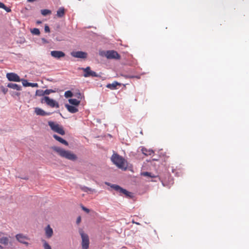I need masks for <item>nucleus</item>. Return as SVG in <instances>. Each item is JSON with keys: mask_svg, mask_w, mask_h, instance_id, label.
Listing matches in <instances>:
<instances>
[{"mask_svg": "<svg viewBox=\"0 0 249 249\" xmlns=\"http://www.w3.org/2000/svg\"><path fill=\"white\" fill-rule=\"evenodd\" d=\"M53 137L56 140H57V141H58L59 142H60V143L66 145V146H68L69 143L68 142L65 140H64L63 139H62V138H61L60 137L57 136V135L56 134H54L53 135Z\"/></svg>", "mask_w": 249, "mask_h": 249, "instance_id": "obj_18", "label": "nucleus"}, {"mask_svg": "<svg viewBox=\"0 0 249 249\" xmlns=\"http://www.w3.org/2000/svg\"><path fill=\"white\" fill-rule=\"evenodd\" d=\"M45 95L44 90L42 89H37L36 92V96H43Z\"/></svg>", "mask_w": 249, "mask_h": 249, "instance_id": "obj_24", "label": "nucleus"}, {"mask_svg": "<svg viewBox=\"0 0 249 249\" xmlns=\"http://www.w3.org/2000/svg\"><path fill=\"white\" fill-rule=\"evenodd\" d=\"M112 161L119 168L124 170L127 168V161L117 154H113L111 157Z\"/></svg>", "mask_w": 249, "mask_h": 249, "instance_id": "obj_2", "label": "nucleus"}, {"mask_svg": "<svg viewBox=\"0 0 249 249\" xmlns=\"http://www.w3.org/2000/svg\"><path fill=\"white\" fill-rule=\"evenodd\" d=\"M0 244L4 247L8 246L10 243V236L4 232L0 231Z\"/></svg>", "mask_w": 249, "mask_h": 249, "instance_id": "obj_5", "label": "nucleus"}, {"mask_svg": "<svg viewBox=\"0 0 249 249\" xmlns=\"http://www.w3.org/2000/svg\"><path fill=\"white\" fill-rule=\"evenodd\" d=\"M82 238L81 246L82 249H88L89 245V240L87 234L84 233L82 230L79 231Z\"/></svg>", "mask_w": 249, "mask_h": 249, "instance_id": "obj_4", "label": "nucleus"}, {"mask_svg": "<svg viewBox=\"0 0 249 249\" xmlns=\"http://www.w3.org/2000/svg\"><path fill=\"white\" fill-rule=\"evenodd\" d=\"M29 87H38V85L36 83H30V84H28Z\"/></svg>", "mask_w": 249, "mask_h": 249, "instance_id": "obj_32", "label": "nucleus"}, {"mask_svg": "<svg viewBox=\"0 0 249 249\" xmlns=\"http://www.w3.org/2000/svg\"><path fill=\"white\" fill-rule=\"evenodd\" d=\"M41 103H46L48 106L54 107H56V108L59 107V105L58 103H57L53 99H50L48 96H44L41 99Z\"/></svg>", "mask_w": 249, "mask_h": 249, "instance_id": "obj_6", "label": "nucleus"}, {"mask_svg": "<svg viewBox=\"0 0 249 249\" xmlns=\"http://www.w3.org/2000/svg\"><path fill=\"white\" fill-rule=\"evenodd\" d=\"M81 190L82 191H83L84 192H96V191L95 190V189H92L90 188H89V187H81Z\"/></svg>", "mask_w": 249, "mask_h": 249, "instance_id": "obj_23", "label": "nucleus"}, {"mask_svg": "<svg viewBox=\"0 0 249 249\" xmlns=\"http://www.w3.org/2000/svg\"><path fill=\"white\" fill-rule=\"evenodd\" d=\"M69 102L72 105L78 106L80 104V101L76 99H69Z\"/></svg>", "mask_w": 249, "mask_h": 249, "instance_id": "obj_22", "label": "nucleus"}, {"mask_svg": "<svg viewBox=\"0 0 249 249\" xmlns=\"http://www.w3.org/2000/svg\"><path fill=\"white\" fill-rule=\"evenodd\" d=\"M54 92H55V90H53L51 89H46L45 90H44L45 95H49L50 93H53Z\"/></svg>", "mask_w": 249, "mask_h": 249, "instance_id": "obj_31", "label": "nucleus"}, {"mask_svg": "<svg viewBox=\"0 0 249 249\" xmlns=\"http://www.w3.org/2000/svg\"><path fill=\"white\" fill-rule=\"evenodd\" d=\"M121 84L117 81H114L111 84H108L107 85V87L111 90L116 89H117V86H120Z\"/></svg>", "mask_w": 249, "mask_h": 249, "instance_id": "obj_17", "label": "nucleus"}, {"mask_svg": "<svg viewBox=\"0 0 249 249\" xmlns=\"http://www.w3.org/2000/svg\"><path fill=\"white\" fill-rule=\"evenodd\" d=\"M0 8L3 9L6 8V6L3 3L0 2Z\"/></svg>", "mask_w": 249, "mask_h": 249, "instance_id": "obj_36", "label": "nucleus"}, {"mask_svg": "<svg viewBox=\"0 0 249 249\" xmlns=\"http://www.w3.org/2000/svg\"><path fill=\"white\" fill-rule=\"evenodd\" d=\"M45 235L48 238H50L53 236V230L49 225L45 228Z\"/></svg>", "mask_w": 249, "mask_h": 249, "instance_id": "obj_14", "label": "nucleus"}, {"mask_svg": "<svg viewBox=\"0 0 249 249\" xmlns=\"http://www.w3.org/2000/svg\"><path fill=\"white\" fill-rule=\"evenodd\" d=\"M73 94L72 92L70 90L66 91L64 93V96L66 98H69L72 97Z\"/></svg>", "mask_w": 249, "mask_h": 249, "instance_id": "obj_28", "label": "nucleus"}, {"mask_svg": "<svg viewBox=\"0 0 249 249\" xmlns=\"http://www.w3.org/2000/svg\"><path fill=\"white\" fill-rule=\"evenodd\" d=\"M3 9H4L7 12H10L11 11V10L10 8L7 7L6 6V8H3Z\"/></svg>", "mask_w": 249, "mask_h": 249, "instance_id": "obj_37", "label": "nucleus"}, {"mask_svg": "<svg viewBox=\"0 0 249 249\" xmlns=\"http://www.w3.org/2000/svg\"><path fill=\"white\" fill-rule=\"evenodd\" d=\"M65 107L70 113H75L78 111V109L76 107V106H73L68 104H66Z\"/></svg>", "mask_w": 249, "mask_h": 249, "instance_id": "obj_15", "label": "nucleus"}, {"mask_svg": "<svg viewBox=\"0 0 249 249\" xmlns=\"http://www.w3.org/2000/svg\"><path fill=\"white\" fill-rule=\"evenodd\" d=\"M82 210L83 211H84L85 212H86L87 213H89V210L86 207H85L84 206H82L81 207Z\"/></svg>", "mask_w": 249, "mask_h": 249, "instance_id": "obj_34", "label": "nucleus"}, {"mask_svg": "<svg viewBox=\"0 0 249 249\" xmlns=\"http://www.w3.org/2000/svg\"><path fill=\"white\" fill-rule=\"evenodd\" d=\"M44 30H45V32H46V33L50 32V28H49V27L47 25H46L45 26Z\"/></svg>", "mask_w": 249, "mask_h": 249, "instance_id": "obj_33", "label": "nucleus"}, {"mask_svg": "<svg viewBox=\"0 0 249 249\" xmlns=\"http://www.w3.org/2000/svg\"><path fill=\"white\" fill-rule=\"evenodd\" d=\"M48 124L51 127V129L54 132H56L61 135H64L65 134V131L62 126L58 124L55 123L53 122H48Z\"/></svg>", "mask_w": 249, "mask_h": 249, "instance_id": "obj_3", "label": "nucleus"}, {"mask_svg": "<svg viewBox=\"0 0 249 249\" xmlns=\"http://www.w3.org/2000/svg\"><path fill=\"white\" fill-rule=\"evenodd\" d=\"M31 33L35 35H39L40 34L39 30L37 28H34L31 30Z\"/></svg>", "mask_w": 249, "mask_h": 249, "instance_id": "obj_27", "label": "nucleus"}, {"mask_svg": "<svg viewBox=\"0 0 249 249\" xmlns=\"http://www.w3.org/2000/svg\"><path fill=\"white\" fill-rule=\"evenodd\" d=\"M71 55L76 58H86L87 57V53L82 51H77L71 53Z\"/></svg>", "mask_w": 249, "mask_h": 249, "instance_id": "obj_12", "label": "nucleus"}, {"mask_svg": "<svg viewBox=\"0 0 249 249\" xmlns=\"http://www.w3.org/2000/svg\"><path fill=\"white\" fill-rule=\"evenodd\" d=\"M65 14V10L64 8L61 7L57 11L56 16L58 18L63 17Z\"/></svg>", "mask_w": 249, "mask_h": 249, "instance_id": "obj_21", "label": "nucleus"}, {"mask_svg": "<svg viewBox=\"0 0 249 249\" xmlns=\"http://www.w3.org/2000/svg\"><path fill=\"white\" fill-rule=\"evenodd\" d=\"M51 149L56 152L61 157L72 161L76 160L77 159L76 155L70 151L66 150L63 148L55 146H52Z\"/></svg>", "mask_w": 249, "mask_h": 249, "instance_id": "obj_1", "label": "nucleus"}, {"mask_svg": "<svg viewBox=\"0 0 249 249\" xmlns=\"http://www.w3.org/2000/svg\"><path fill=\"white\" fill-rule=\"evenodd\" d=\"M35 112L36 115L40 116H46L50 115V113L46 112L41 108L36 107L35 110Z\"/></svg>", "mask_w": 249, "mask_h": 249, "instance_id": "obj_16", "label": "nucleus"}, {"mask_svg": "<svg viewBox=\"0 0 249 249\" xmlns=\"http://www.w3.org/2000/svg\"><path fill=\"white\" fill-rule=\"evenodd\" d=\"M41 13L43 16H47L51 14V11L48 9H43L41 10Z\"/></svg>", "mask_w": 249, "mask_h": 249, "instance_id": "obj_25", "label": "nucleus"}, {"mask_svg": "<svg viewBox=\"0 0 249 249\" xmlns=\"http://www.w3.org/2000/svg\"><path fill=\"white\" fill-rule=\"evenodd\" d=\"M81 70H82L84 72L83 76L85 77L90 76L97 77L99 76V75L96 73V72L90 70V68L89 67H87L86 68H81Z\"/></svg>", "mask_w": 249, "mask_h": 249, "instance_id": "obj_9", "label": "nucleus"}, {"mask_svg": "<svg viewBox=\"0 0 249 249\" xmlns=\"http://www.w3.org/2000/svg\"><path fill=\"white\" fill-rule=\"evenodd\" d=\"M16 239L19 243L23 244L26 246H28L29 244L28 241L30 240V238L28 236L23 233H18L15 236Z\"/></svg>", "mask_w": 249, "mask_h": 249, "instance_id": "obj_7", "label": "nucleus"}, {"mask_svg": "<svg viewBox=\"0 0 249 249\" xmlns=\"http://www.w3.org/2000/svg\"><path fill=\"white\" fill-rule=\"evenodd\" d=\"M51 54L53 57L58 59L64 57L65 55L64 53L59 51H53L51 52Z\"/></svg>", "mask_w": 249, "mask_h": 249, "instance_id": "obj_13", "label": "nucleus"}, {"mask_svg": "<svg viewBox=\"0 0 249 249\" xmlns=\"http://www.w3.org/2000/svg\"><path fill=\"white\" fill-rule=\"evenodd\" d=\"M6 77L10 81L20 82L21 81L19 76L15 73H8L6 74Z\"/></svg>", "mask_w": 249, "mask_h": 249, "instance_id": "obj_11", "label": "nucleus"}, {"mask_svg": "<svg viewBox=\"0 0 249 249\" xmlns=\"http://www.w3.org/2000/svg\"><path fill=\"white\" fill-rule=\"evenodd\" d=\"M42 40L43 41V42L44 43H48V41H47L45 39H44V38H42Z\"/></svg>", "mask_w": 249, "mask_h": 249, "instance_id": "obj_38", "label": "nucleus"}, {"mask_svg": "<svg viewBox=\"0 0 249 249\" xmlns=\"http://www.w3.org/2000/svg\"><path fill=\"white\" fill-rule=\"evenodd\" d=\"M36 23L37 24H41L42 23V22L41 21H40V20H37Z\"/></svg>", "mask_w": 249, "mask_h": 249, "instance_id": "obj_39", "label": "nucleus"}, {"mask_svg": "<svg viewBox=\"0 0 249 249\" xmlns=\"http://www.w3.org/2000/svg\"><path fill=\"white\" fill-rule=\"evenodd\" d=\"M142 151L143 154L146 156H151L154 153L153 150L147 149L145 148H142Z\"/></svg>", "mask_w": 249, "mask_h": 249, "instance_id": "obj_20", "label": "nucleus"}, {"mask_svg": "<svg viewBox=\"0 0 249 249\" xmlns=\"http://www.w3.org/2000/svg\"><path fill=\"white\" fill-rule=\"evenodd\" d=\"M106 56L108 59H120V55L115 51H107L106 53Z\"/></svg>", "mask_w": 249, "mask_h": 249, "instance_id": "obj_10", "label": "nucleus"}, {"mask_svg": "<svg viewBox=\"0 0 249 249\" xmlns=\"http://www.w3.org/2000/svg\"><path fill=\"white\" fill-rule=\"evenodd\" d=\"M36 0H27V1L28 2H34Z\"/></svg>", "mask_w": 249, "mask_h": 249, "instance_id": "obj_42", "label": "nucleus"}, {"mask_svg": "<svg viewBox=\"0 0 249 249\" xmlns=\"http://www.w3.org/2000/svg\"><path fill=\"white\" fill-rule=\"evenodd\" d=\"M105 184L108 186H111V185L110 184V183H108V182H105Z\"/></svg>", "mask_w": 249, "mask_h": 249, "instance_id": "obj_40", "label": "nucleus"}, {"mask_svg": "<svg viewBox=\"0 0 249 249\" xmlns=\"http://www.w3.org/2000/svg\"><path fill=\"white\" fill-rule=\"evenodd\" d=\"M0 249H4V247L0 244Z\"/></svg>", "mask_w": 249, "mask_h": 249, "instance_id": "obj_41", "label": "nucleus"}, {"mask_svg": "<svg viewBox=\"0 0 249 249\" xmlns=\"http://www.w3.org/2000/svg\"><path fill=\"white\" fill-rule=\"evenodd\" d=\"M81 217L80 216L78 217V218H77V220H76V223L77 224H79L81 222Z\"/></svg>", "mask_w": 249, "mask_h": 249, "instance_id": "obj_35", "label": "nucleus"}, {"mask_svg": "<svg viewBox=\"0 0 249 249\" xmlns=\"http://www.w3.org/2000/svg\"><path fill=\"white\" fill-rule=\"evenodd\" d=\"M137 225H139L140 224L139 223H136Z\"/></svg>", "mask_w": 249, "mask_h": 249, "instance_id": "obj_43", "label": "nucleus"}, {"mask_svg": "<svg viewBox=\"0 0 249 249\" xmlns=\"http://www.w3.org/2000/svg\"><path fill=\"white\" fill-rule=\"evenodd\" d=\"M43 243V247L44 249H52L50 245L45 240H42Z\"/></svg>", "mask_w": 249, "mask_h": 249, "instance_id": "obj_26", "label": "nucleus"}, {"mask_svg": "<svg viewBox=\"0 0 249 249\" xmlns=\"http://www.w3.org/2000/svg\"><path fill=\"white\" fill-rule=\"evenodd\" d=\"M141 175L143 176H145V177H151V178H155V176H152L151 175V174L149 172H143L141 174Z\"/></svg>", "mask_w": 249, "mask_h": 249, "instance_id": "obj_29", "label": "nucleus"}, {"mask_svg": "<svg viewBox=\"0 0 249 249\" xmlns=\"http://www.w3.org/2000/svg\"><path fill=\"white\" fill-rule=\"evenodd\" d=\"M7 87L17 90H20L21 89V87L20 85L12 83L8 84Z\"/></svg>", "mask_w": 249, "mask_h": 249, "instance_id": "obj_19", "label": "nucleus"}, {"mask_svg": "<svg viewBox=\"0 0 249 249\" xmlns=\"http://www.w3.org/2000/svg\"><path fill=\"white\" fill-rule=\"evenodd\" d=\"M22 81V85L24 87H29L28 84H30V83L28 82V81L26 80L25 79H21V81Z\"/></svg>", "mask_w": 249, "mask_h": 249, "instance_id": "obj_30", "label": "nucleus"}, {"mask_svg": "<svg viewBox=\"0 0 249 249\" xmlns=\"http://www.w3.org/2000/svg\"><path fill=\"white\" fill-rule=\"evenodd\" d=\"M110 187L114 189L115 190L118 191L120 193L123 194L128 197H132L133 196L131 192H129L126 190L121 188L118 185L113 184L111 185Z\"/></svg>", "mask_w": 249, "mask_h": 249, "instance_id": "obj_8", "label": "nucleus"}]
</instances>
